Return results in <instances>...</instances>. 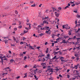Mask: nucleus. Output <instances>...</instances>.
I'll return each instance as SVG.
<instances>
[{"label":"nucleus","mask_w":80,"mask_h":80,"mask_svg":"<svg viewBox=\"0 0 80 80\" xmlns=\"http://www.w3.org/2000/svg\"><path fill=\"white\" fill-rule=\"evenodd\" d=\"M22 56H23V53H21L20 54V57H22Z\"/></svg>","instance_id":"473e14b6"},{"label":"nucleus","mask_w":80,"mask_h":80,"mask_svg":"<svg viewBox=\"0 0 80 80\" xmlns=\"http://www.w3.org/2000/svg\"><path fill=\"white\" fill-rule=\"evenodd\" d=\"M64 58H63V57H61L60 58V59H61V62H63V61H64V60H63V59H63Z\"/></svg>","instance_id":"1a4fd4ad"},{"label":"nucleus","mask_w":80,"mask_h":80,"mask_svg":"<svg viewBox=\"0 0 80 80\" xmlns=\"http://www.w3.org/2000/svg\"><path fill=\"white\" fill-rule=\"evenodd\" d=\"M68 34H69V35H72V33H71V32H69Z\"/></svg>","instance_id":"603ef678"},{"label":"nucleus","mask_w":80,"mask_h":80,"mask_svg":"<svg viewBox=\"0 0 80 80\" xmlns=\"http://www.w3.org/2000/svg\"><path fill=\"white\" fill-rule=\"evenodd\" d=\"M76 59L77 60V61L78 60H79V58H78V57L77 58H76Z\"/></svg>","instance_id":"69168bd1"},{"label":"nucleus","mask_w":80,"mask_h":80,"mask_svg":"<svg viewBox=\"0 0 80 80\" xmlns=\"http://www.w3.org/2000/svg\"><path fill=\"white\" fill-rule=\"evenodd\" d=\"M18 28H22V25H20L18 26Z\"/></svg>","instance_id":"8fccbe9b"},{"label":"nucleus","mask_w":80,"mask_h":80,"mask_svg":"<svg viewBox=\"0 0 80 80\" xmlns=\"http://www.w3.org/2000/svg\"><path fill=\"white\" fill-rule=\"evenodd\" d=\"M14 30L15 31H16V30H17V28H14Z\"/></svg>","instance_id":"13d9d810"},{"label":"nucleus","mask_w":80,"mask_h":80,"mask_svg":"<svg viewBox=\"0 0 80 80\" xmlns=\"http://www.w3.org/2000/svg\"><path fill=\"white\" fill-rule=\"evenodd\" d=\"M52 38H54V37H55V35L54 34H52Z\"/></svg>","instance_id":"4468645a"},{"label":"nucleus","mask_w":80,"mask_h":80,"mask_svg":"<svg viewBox=\"0 0 80 80\" xmlns=\"http://www.w3.org/2000/svg\"><path fill=\"white\" fill-rule=\"evenodd\" d=\"M62 43H67V42H66L65 40H63L62 41Z\"/></svg>","instance_id":"9d476101"},{"label":"nucleus","mask_w":80,"mask_h":80,"mask_svg":"<svg viewBox=\"0 0 80 80\" xmlns=\"http://www.w3.org/2000/svg\"><path fill=\"white\" fill-rule=\"evenodd\" d=\"M37 70V69H36V70L34 71V73H35V74H36V72H37V71H36Z\"/></svg>","instance_id":"c756f323"},{"label":"nucleus","mask_w":80,"mask_h":80,"mask_svg":"<svg viewBox=\"0 0 80 80\" xmlns=\"http://www.w3.org/2000/svg\"><path fill=\"white\" fill-rule=\"evenodd\" d=\"M60 38H58L57 39H56V41H58V40H60Z\"/></svg>","instance_id":"79ce46f5"},{"label":"nucleus","mask_w":80,"mask_h":80,"mask_svg":"<svg viewBox=\"0 0 80 80\" xmlns=\"http://www.w3.org/2000/svg\"><path fill=\"white\" fill-rule=\"evenodd\" d=\"M7 73H3L2 75L3 76H5V75H7Z\"/></svg>","instance_id":"5701e85b"},{"label":"nucleus","mask_w":80,"mask_h":80,"mask_svg":"<svg viewBox=\"0 0 80 80\" xmlns=\"http://www.w3.org/2000/svg\"><path fill=\"white\" fill-rule=\"evenodd\" d=\"M23 32L25 33H28V31H26L25 30L23 31Z\"/></svg>","instance_id":"cd10ccee"},{"label":"nucleus","mask_w":80,"mask_h":80,"mask_svg":"<svg viewBox=\"0 0 80 80\" xmlns=\"http://www.w3.org/2000/svg\"><path fill=\"white\" fill-rule=\"evenodd\" d=\"M45 60H46V59H45V58H43V62H44V61H45Z\"/></svg>","instance_id":"37998d69"},{"label":"nucleus","mask_w":80,"mask_h":80,"mask_svg":"<svg viewBox=\"0 0 80 80\" xmlns=\"http://www.w3.org/2000/svg\"><path fill=\"white\" fill-rule=\"evenodd\" d=\"M52 10H53V11H56V10H57L56 8H52Z\"/></svg>","instance_id":"4be33fe9"},{"label":"nucleus","mask_w":80,"mask_h":80,"mask_svg":"<svg viewBox=\"0 0 80 80\" xmlns=\"http://www.w3.org/2000/svg\"><path fill=\"white\" fill-rule=\"evenodd\" d=\"M25 28L26 29H27V30H28L29 28H30V29H31V28Z\"/></svg>","instance_id":"412c9836"},{"label":"nucleus","mask_w":80,"mask_h":80,"mask_svg":"<svg viewBox=\"0 0 80 80\" xmlns=\"http://www.w3.org/2000/svg\"><path fill=\"white\" fill-rule=\"evenodd\" d=\"M6 57H7L8 58H9V57H11V56L9 55V54L8 55H7Z\"/></svg>","instance_id":"72a5a7b5"},{"label":"nucleus","mask_w":80,"mask_h":80,"mask_svg":"<svg viewBox=\"0 0 80 80\" xmlns=\"http://www.w3.org/2000/svg\"><path fill=\"white\" fill-rule=\"evenodd\" d=\"M22 38H22V40H26L27 39V38H25V37H23Z\"/></svg>","instance_id":"f3484780"},{"label":"nucleus","mask_w":80,"mask_h":80,"mask_svg":"<svg viewBox=\"0 0 80 80\" xmlns=\"http://www.w3.org/2000/svg\"><path fill=\"white\" fill-rule=\"evenodd\" d=\"M68 36H64V38H65V39H66V38H68Z\"/></svg>","instance_id":"a211bd4d"},{"label":"nucleus","mask_w":80,"mask_h":80,"mask_svg":"<svg viewBox=\"0 0 80 80\" xmlns=\"http://www.w3.org/2000/svg\"><path fill=\"white\" fill-rule=\"evenodd\" d=\"M6 69H9L10 70V67H7L6 68H5Z\"/></svg>","instance_id":"e433bc0d"},{"label":"nucleus","mask_w":80,"mask_h":80,"mask_svg":"<svg viewBox=\"0 0 80 80\" xmlns=\"http://www.w3.org/2000/svg\"><path fill=\"white\" fill-rule=\"evenodd\" d=\"M76 78H77V79H78L79 78L78 76H76Z\"/></svg>","instance_id":"6e6d98bb"},{"label":"nucleus","mask_w":80,"mask_h":80,"mask_svg":"<svg viewBox=\"0 0 80 80\" xmlns=\"http://www.w3.org/2000/svg\"><path fill=\"white\" fill-rule=\"evenodd\" d=\"M78 65H79V64H78L77 65H75V66L73 68H75V67H78Z\"/></svg>","instance_id":"dca6fc26"},{"label":"nucleus","mask_w":80,"mask_h":80,"mask_svg":"<svg viewBox=\"0 0 80 80\" xmlns=\"http://www.w3.org/2000/svg\"><path fill=\"white\" fill-rule=\"evenodd\" d=\"M76 48H77L78 50H79L80 49V47H76Z\"/></svg>","instance_id":"4c0bfd02"},{"label":"nucleus","mask_w":80,"mask_h":80,"mask_svg":"<svg viewBox=\"0 0 80 80\" xmlns=\"http://www.w3.org/2000/svg\"><path fill=\"white\" fill-rule=\"evenodd\" d=\"M15 13H16V14H18V12L17 11H15Z\"/></svg>","instance_id":"2f4dec72"},{"label":"nucleus","mask_w":80,"mask_h":80,"mask_svg":"<svg viewBox=\"0 0 80 80\" xmlns=\"http://www.w3.org/2000/svg\"><path fill=\"white\" fill-rule=\"evenodd\" d=\"M54 13H55L56 17H58V16L60 15V13H57V12H55Z\"/></svg>","instance_id":"f03ea898"},{"label":"nucleus","mask_w":80,"mask_h":80,"mask_svg":"<svg viewBox=\"0 0 80 80\" xmlns=\"http://www.w3.org/2000/svg\"><path fill=\"white\" fill-rule=\"evenodd\" d=\"M6 41L4 40V41L5 42V43H8V40H5Z\"/></svg>","instance_id":"aec40b11"},{"label":"nucleus","mask_w":80,"mask_h":80,"mask_svg":"<svg viewBox=\"0 0 80 80\" xmlns=\"http://www.w3.org/2000/svg\"><path fill=\"white\" fill-rule=\"evenodd\" d=\"M20 45H22V44H23V42H20Z\"/></svg>","instance_id":"ea45409f"},{"label":"nucleus","mask_w":80,"mask_h":80,"mask_svg":"<svg viewBox=\"0 0 80 80\" xmlns=\"http://www.w3.org/2000/svg\"><path fill=\"white\" fill-rule=\"evenodd\" d=\"M24 35V33H22L20 34L21 35Z\"/></svg>","instance_id":"5fc2aeb1"},{"label":"nucleus","mask_w":80,"mask_h":80,"mask_svg":"<svg viewBox=\"0 0 80 80\" xmlns=\"http://www.w3.org/2000/svg\"><path fill=\"white\" fill-rule=\"evenodd\" d=\"M27 57H26V56H25L24 57V60H26V59H27Z\"/></svg>","instance_id":"58836bf2"},{"label":"nucleus","mask_w":80,"mask_h":80,"mask_svg":"<svg viewBox=\"0 0 80 80\" xmlns=\"http://www.w3.org/2000/svg\"><path fill=\"white\" fill-rule=\"evenodd\" d=\"M51 67V66H48L47 67V68L48 69L47 70V71H46V72H48V70H50V67Z\"/></svg>","instance_id":"7ed1b4c3"},{"label":"nucleus","mask_w":80,"mask_h":80,"mask_svg":"<svg viewBox=\"0 0 80 80\" xmlns=\"http://www.w3.org/2000/svg\"><path fill=\"white\" fill-rule=\"evenodd\" d=\"M28 66L27 65H25V66H24V68H27V67Z\"/></svg>","instance_id":"a18cd8bd"},{"label":"nucleus","mask_w":80,"mask_h":80,"mask_svg":"<svg viewBox=\"0 0 80 80\" xmlns=\"http://www.w3.org/2000/svg\"><path fill=\"white\" fill-rule=\"evenodd\" d=\"M73 3H74L73 2H72V1H71L70 2V3H71V4H73Z\"/></svg>","instance_id":"3c124183"},{"label":"nucleus","mask_w":80,"mask_h":80,"mask_svg":"<svg viewBox=\"0 0 80 80\" xmlns=\"http://www.w3.org/2000/svg\"><path fill=\"white\" fill-rule=\"evenodd\" d=\"M59 77H62V75H61V74H59Z\"/></svg>","instance_id":"e2e57ef3"},{"label":"nucleus","mask_w":80,"mask_h":80,"mask_svg":"<svg viewBox=\"0 0 80 80\" xmlns=\"http://www.w3.org/2000/svg\"><path fill=\"white\" fill-rule=\"evenodd\" d=\"M0 58V59H1V62L2 65L3 64V60H6V62H7L8 61V59H6V58L2 59V58L1 57Z\"/></svg>","instance_id":"f257e3e1"},{"label":"nucleus","mask_w":80,"mask_h":80,"mask_svg":"<svg viewBox=\"0 0 80 80\" xmlns=\"http://www.w3.org/2000/svg\"><path fill=\"white\" fill-rule=\"evenodd\" d=\"M30 48H31V49H32V50H34V48H33V47L30 46L29 47Z\"/></svg>","instance_id":"f8f14e48"},{"label":"nucleus","mask_w":80,"mask_h":80,"mask_svg":"<svg viewBox=\"0 0 80 80\" xmlns=\"http://www.w3.org/2000/svg\"><path fill=\"white\" fill-rule=\"evenodd\" d=\"M75 24H77V21L76 20L75 21Z\"/></svg>","instance_id":"864d4df0"},{"label":"nucleus","mask_w":80,"mask_h":80,"mask_svg":"<svg viewBox=\"0 0 80 80\" xmlns=\"http://www.w3.org/2000/svg\"><path fill=\"white\" fill-rule=\"evenodd\" d=\"M74 6H75V4H72L71 5V7H73Z\"/></svg>","instance_id":"7c9ffc66"},{"label":"nucleus","mask_w":80,"mask_h":80,"mask_svg":"<svg viewBox=\"0 0 80 80\" xmlns=\"http://www.w3.org/2000/svg\"><path fill=\"white\" fill-rule=\"evenodd\" d=\"M41 65H42V67H44L46 65V63H42Z\"/></svg>","instance_id":"20e7f679"},{"label":"nucleus","mask_w":80,"mask_h":80,"mask_svg":"<svg viewBox=\"0 0 80 80\" xmlns=\"http://www.w3.org/2000/svg\"><path fill=\"white\" fill-rule=\"evenodd\" d=\"M43 33H41L39 34L40 37H42V36H43Z\"/></svg>","instance_id":"b1692460"},{"label":"nucleus","mask_w":80,"mask_h":80,"mask_svg":"<svg viewBox=\"0 0 80 80\" xmlns=\"http://www.w3.org/2000/svg\"><path fill=\"white\" fill-rule=\"evenodd\" d=\"M80 24H76V27H80Z\"/></svg>","instance_id":"ddd939ff"},{"label":"nucleus","mask_w":80,"mask_h":80,"mask_svg":"<svg viewBox=\"0 0 80 80\" xmlns=\"http://www.w3.org/2000/svg\"><path fill=\"white\" fill-rule=\"evenodd\" d=\"M49 72H53V69H50H50L49 70Z\"/></svg>","instance_id":"9b49d317"},{"label":"nucleus","mask_w":80,"mask_h":80,"mask_svg":"<svg viewBox=\"0 0 80 80\" xmlns=\"http://www.w3.org/2000/svg\"><path fill=\"white\" fill-rule=\"evenodd\" d=\"M47 66H44L43 67V69H45V68H47Z\"/></svg>","instance_id":"bb28decb"},{"label":"nucleus","mask_w":80,"mask_h":80,"mask_svg":"<svg viewBox=\"0 0 80 80\" xmlns=\"http://www.w3.org/2000/svg\"><path fill=\"white\" fill-rule=\"evenodd\" d=\"M80 38H77V40L78 41L80 40Z\"/></svg>","instance_id":"052dcab7"},{"label":"nucleus","mask_w":80,"mask_h":80,"mask_svg":"<svg viewBox=\"0 0 80 80\" xmlns=\"http://www.w3.org/2000/svg\"><path fill=\"white\" fill-rule=\"evenodd\" d=\"M74 55L75 57H78V54L77 53L75 54Z\"/></svg>","instance_id":"c9c22d12"},{"label":"nucleus","mask_w":80,"mask_h":80,"mask_svg":"<svg viewBox=\"0 0 80 80\" xmlns=\"http://www.w3.org/2000/svg\"><path fill=\"white\" fill-rule=\"evenodd\" d=\"M42 30H46V28H42Z\"/></svg>","instance_id":"bf43d9fd"},{"label":"nucleus","mask_w":80,"mask_h":80,"mask_svg":"<svg viewBox=\"0 0 80 80\" xmlns=\"http://www.w3.org/2000/svg\"><path fill=\"white\" fill-rule=\"evenodd\" d=\"M67 8H69V6H66V7H65L64 9H67Z\"/></svg>","instance_id":"a878e982"},{"label":"nucleus","mask_w":80,"mask_h":80,"mask_svg":"<svg viewBox=\"0 0 80 80\" xmlns=\"http://www.w3.org/2000/svg\"><path fill=\"white\" fill-rule=\"evenodd\" d=\"M49 32V31L46 30L45 33H47V34H50V32Z\"/></svg>","instance_id":"6e6552de"},{"label":"nucleus","mask_w":80,"mask_h":80,"mask_svg":"<svg viewBox=\"0 0 80 80\" xmlns=\"http://www.w3.org/2000/svg\"><path fill=\"white\" fill-rule=\"evenodd\" d=\"M56 57H57V56H55L53 58V59H56Z\"/></svg>","instance_id":"f704fd0d"},{"label":"nucleus","mask_w":80,"mask_h":80,"mask_svg":"<svg viewBox=\"0 0 80 80\" xmlns=\"http://www.w3.org/2000/svg\"><path fill=\"white\" fill-rule=\"evenodd\" d=\"M42 55V54H40V55H39L38 56V58H39V57H44V55H42H42Z\"/></svg>","instance_id":"0eeeda50"},{"label":"nucleus","mask_w":80,"mask_h":80,"mask_svg":"<svg viewBox=\"0 0 80 80\" xmlns=\"http://www.w3.org/2000/svg\"><path fill=\"white\" fill-rule=\"evenodd\" d=\"M60 52L59 53V54H60V55H62V52Z\"/></svg>","instance_id":"680f3d73"},{"label":"nucleus","mask_w":80,"mask_h":80,"mask_svg":"<svg viewBox=\"0 0 80 80\" xmlns=\"http://www.w3.org/2000/svg\"><path fill=\"white\" fill-rule=\"evenodd\" d=\"M74 58H75V57H72L71 58V59L72 60H73V59H74Z\"/></svg>","instance_id":"a19ab883"},{"label":"nucleus","mask_w":80,"mask_h":80,"mask_svg":"<svg viewBox=\"0 0 80 80\" xmlns=\"http://www.w3.org/2000/svg\"><path fill=\"white\" fill-rule=\"evenodd\" d=\"M47 18H48V17L44 18H42V20H45V19H47Z\"/></svg>","instance_id":"2eb2a0df"},{"label":"nucleus","mask_w":80,"mask_h":80,"mask_svg":"<svg viewBox=\"0 0 80 80\" xmlns=\"http://www.w3.org/2000/svg\"><path fill=\"white\" fill-rule=\"evenodd\" d=\"M22 54H23V55H25V54H26V52H23Z\"/></svg>","instance_id":"de8ad7c7"},{"label":"nucleus","mask_w":80,"mask_h":80,"mask_svg":"<svg viewBox=\"0 0 80 80\" xmlns=\"http://www.w3.org/2000/svg\"><path fill=\"white\" fill-rule=\"evenodd\" d=\"M75 3L76 4V5H79V3H78V2H75Z\"/></svg>","instance_id":"49530a36"},{"label":"nucleus","mask_w":80,"mask_h":80,"mask_svg":"<svg viewBox=\"0 0 80 80\" xmlns=\"http://www.w3.org/2000/svg\"><path fill=\"white\" fill-rule=\"evenodd\" d=\"M43 23L44 24V23H47V21H46V20H44L43 21Z\"/></svg>","instance_id":"6ab92c4d"},{"label":"nucleus","mask_w":80,"mask_h":80,"mask_svg":"<svg viewBox=\"0 0 80 80\" xmlns=\"http://www.w3.org/2000/svg\"><path fill=\"white\" fill-rule=\"evenodd\" d=\"M73 12H75V13H77V11H74Z\"/></svg>","instance_id":"4d7b16f0"},{"label":"nucleus","mask_w":80,"mask_h":80,"mask_svg":"<svg viewBox=\"0 0 80 80\" xmlns=\"http://www.w3.org/2000/svg\"><path fill=\"white\" fill-rule=\"evenodd\" d=\"M65 26H64V25H62V28H65Z\"/></svg>","instance_id":"774afa93"},{"label":"nucleus","mask_w":80,"mask_h":80,"mask_svg":"<svg viewBox=\"0 0 80 80\" xmlns=\"http://www.w3.org/2000/svg\"><path fill=\"white\" fill-rule=\"evenodd\" d=\"M36 6V5H35V4L31 5V7H35Z\"/></svg>","instance_id":"393cba45"},{"label":"nucleus","mask_w":80,"mask_h":80,"mask_svg":"<svg viewBox=\"0 0 80 80\" xmlns=\"http://www.w3.org/2000/svg\"><path fill=\"white\" fill-rule=\"evenodd\" d=\"M8 52H9V53L12 54V52H11V51H9Z\"/></svg>","instance_id":"09e8293b"},{"label":"nucleus","mask_w":80,"mask_h":80,"mask_svg":"<svg viewBox=\"0 0 80 80\" xmlns=\"http://www.w3.org/2000/svg\"><path fill=\"white\" fill-rule=\"evenodd\" d=\"M40 48V47H37V49H39V48Z\"/></svg>","instance_id":"338daca9"},{"label":"nucleus","mask_w":80,"mask_h":80,"mask_svg":"<svg viewBox=\"0 0 80 80\" xmlns=\"http://www.w3.org/2000/svg\"><path fill=\"white\" fill-rule=\"evenodd\" d=\"M48 28H49V27H47L46 28V29L47 30H48Z\"/></svg>","instance_id":"c85d7f7f"},{"label":"nucleus","mask_w":80,"mask_h":80,"mask_svg":"<svg viewBox=\"0 0 80 80\" xmlns=\"http://www.w3.org/2000/svg\"><path fill=\"white\" fill-rule=\"evenodd\" d=\"M10 62H12V63H15V61L13 59H11L10 60Z\"/></svg>","instance_id":"423d86ee"},{"label":"nucleus","mask_w":80,"mask_h":80,"mask_svg":"<svg viewBox=\"0 0 80 80\" xmlns=\"http://www.w3.org/2000/svg\"><path fill=\"white\" fill-rule=\"evenodd\" d=\"M47 57H48H48H50V54H47Z\"/></svg>","instance_id":"c03bdc74"},{"label":"nucleus","mask_w":80,"mask_h":80,"mask_svg":"<svg viewBox=\"0 0 80 80\" xmlns=\"http://www.w3.org/2000/svg\"><path fill=\"white\" fill-rule=\"evenodd\" d=\"M70 27H69L68 26H67V27H65V28L66 29V30H67V29H70Z\"/></svg>","instance_id":"39448f33"},{"label":"nucleus","mask_w":80,"mask_h":80,"mask_svg":"<svg viewBox=\"0 0 80 80\" xmlns=\"http://www.w3.org/2000/svg\"><path fill=\"white\" fill-rule=\"evenodd\" d=\"M77 16L78 17H80V15L78 14H77Z\"/></svg>","instance_id":"0e129e2a"}]
</instances>
